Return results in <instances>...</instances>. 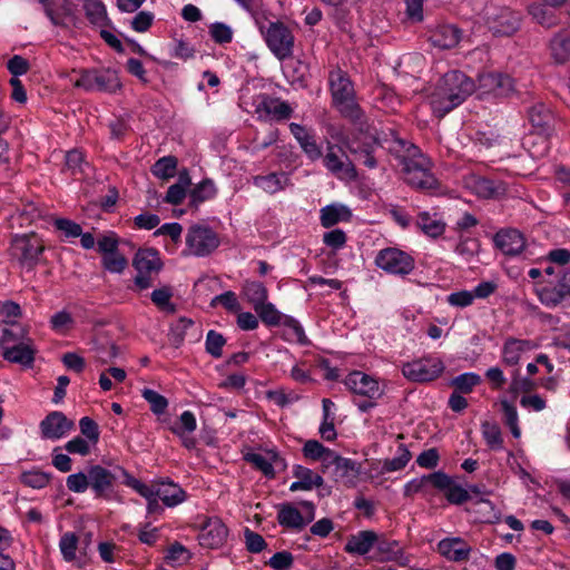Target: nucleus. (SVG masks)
Instances as JSON below:
<instances>
[{"mask_svg":"<svg viewBox=\"0 0 570 570\" xmlns=\"http://www.w3.org/2000/svg\"><path fill=\"white\" fill-rule=\"evenodd\" d=\"M379 540V534L373 530H362L351 534L344 546V551L352 556H365Z\"/></svg>","mask_w":570,"mask_h":570,"instance_id":"obj_23","label":"nucleus"},{"mask_svg":"<svg viewBox=\"0 0 570 570\" xmlns=\"http://www.w3.org/2000/svg\"><path fill=\"white\" fill-rule=\"evenodd\" d=\"M288 180V176L285 173H271L268 175H257L253 177L254 186L268 194L283 190L287 186Z\"/></svg>","mask_w":570,"mask_h":570,"instance_id":"obj_35","label":"nucleus"},{"mask_svg":"<svg viewBox=\"0 0 570 570\" xmlns=\"http://www.w3.org/2000/svg\"><path fill=\"white\" fill-rule=\"evenodd\" d=\"M177 159L173 156H165L158 159L151 167L154 176L161 179H169L175 176Z\"/></svg>","mask_w":570,"mask_h":570,"instance_id":"obj_50","label":"nucleus"},{"mask_svg":"<svg viewBox=\"0 0 570 570\" xmlns=\"http://www.w3.org/2000/svg\"><path fill=\"white\" fill-rule=\"evenodd\" d=\"M550 56L556 63L570 59V28L557 32L549 42Z\"/></svg>","mask_w":570,"mask_h":570,"instance_id":"obj_32","label":"nucleus"},{"mask_svg":"<svg viewBox=\"0 0 570 570\" xmlns=\"http://www.w3.org/2000/svg\"><path fill=\"white\" fill-rule=\"evenodd\" d=\"M259 320L267 326H278L286 315H283L274 304L265 301L262 305L254 308Z\"/></svg>","mask_w":570,"mask_h":570,"instance_id":"obj_47","label":"nucleus"},{"mask_svg":"<svg viewBox=\"0 0 570 570\" xmlns=\"http://www.w3.org/2000/svg\"><path fill=\"white\" fill-rule=\"evenodd\" d=\"M434 488L442 491L451 504L460 505L470 499L469 491L442 471L433 472Z\"/></svg>","mask_w":570,"mask_h":570,"instance_id":"obj_19","label":"nucleus"},{"mask_svg":"<svg viewBox=\"0 0 570 570\" xmlns=\"http://www.w3.org/2000/svg\"><path fill=\"white\" fill-rule=\"evenodd\" d=\"M328 85L332 104L340 114L354 121L360 120L362 110L356 102L355 89L347 72L340 68L330 71Z\"/></svg>","mask_w":570,"mask_h":570,"instance_id":"obj_2","label":"nucleus"},{"mask_svg":"<svg viewBox=\"0 0 570 570\" xmlns=\"http://www.w3.org/2000/svg\"><path fill=\"white\" fill-rule=\"evenodd\" d=\"M165 559L173 566L185 563L190 559V553L181 543L175 542L168 548Z\"/></svg>","mask_w":570,"mask_h":570,"instance_id":"obj_63","label":"nucleus"},{"mask_svg":"<svg viewBox=\"0 0 570 570\" xmlns=\"http://www.w3.org/2000/svg\"><path fill=\"white\" fill-rule=\"evenodd\" d=\"M127 470L115 465L112 469L100 464L89 466L90 489L96 499L111 500L116 494V485L119 480H125Z\"/></svg>","mask_w":570,"mask_h":570,"instance_id":"obj_5","label":"nucleus"},{"mask_svg":"<svg viewBox=\"0 0 570 570\" xmlns=\"http://www.w3.org/2000/svg\"><path fill=\"white\" fill-rule=\"evenodd\" d=\"M171 297L173 289L168 285L154 289L150 295V299L156 307L167 314H174L176 312V305L171 302Z\"/></svg>","mask_w":570,"mask_h":570,"instance_id":"obj_45","label":"nucleus"},{"mask_svg":"<svg viewBox=\"0 0 570 570\" xmlns=\"http://www.w3.org/2000/svg\"><path fill=\"white\" fill-rule=\"evenodd\" d=\"M197 428V422L194 413L191 411H184L178 422L175 423L170 430L177 436H183L184 434L193 433Z\"/></svg>","mask_w":570,"mask_h":570,"instance_id":"obj_53","label":"nucleus"},{"mask_svg":"<svg viewBox=\"0 0 570 570\" xmlns=\"http://www.w3.org/2000/svg\"><path fill=\"white\" fill-rule=\"evenodd\" d=\"M267 47L279 60H285L293 55L294 36L291 29L281 21H271L265 28L259 26Z\"/></svg>","mask_w":570,"mask_h":570,"instance_id":"obj_9","label":"nucleus"},{"mask_svg":"<svg viewBox=\"0 0 570 570\" xmlns=\"http://www.w3.org/2000/svg\"><path fill=\"white\" fill-rule=\"evenodd\" d=\"M67 489L73 493H83L90 489L89 468L87 472L69 474L66 479Z\"/></svg>","mask_w":570,"mask_h":570,"instance_id":"obj_55","label":"nucleus"},{"mask_svg":"<svg viewBox=\"0 0 570 570\" xmlns=\"http://www.w3.org/2000/svg\"><path fill=\"white\" fill-rule=\"evenodd\" d=\"M158 498L168 508L176 507L186 500V492L176 483L163 481L158 484Z\"/></svg>","mask_w":570,"mask_h":570,"instance_id":"obj_37","label":"nucleus"},{"mask_svg":"<svg viewBox=\"0 0 570 570\" xmlns=\"http://www.w3.org/2000/svg\"><path fill=\"white\" fill-rule=\"evenodd\" d=\"M228 537V529L219 518H209L200 528L197 540L205 549L222 548Z\"/></svg>","mask_w":570,"mask_h":570,"instance_id":"obj_16","label":"nucleus"},{"mask_svg":"<svg viewBox=\"0 0 570 570\" xmlns=\"http://www.w3.org/2000/svg\"><path fill=\"white\" fill-rule=\"evenodd\" d=\"M186 245L190 254L204 257L218 247L219 239L212 228L194 225L186 235Z\"/></svg>","mask_w":570,"mask_h":570,"instance_id":"obj_14","label":"nucleus"},{"mask_svg":"<svg viewBox=\"0 0 570 570\" xmlns=\"http://www.w3.org/2000/svg\"><path fill=\"white\" fill-rule=\"evenodd\" d=\"M377 560L383 562H399L403 558V549L399 541L390 540L383 534H379V540L375 543Z\"/></svg>","mask_w":570,"mask_h":570,"instance_id":"obj_34","label":"nucleus"},{"mask_svg":"<svg viewBox=\"0 0 570 570\" xmlns=\"http://www.w3.org/2000/svg\"><path fill=\"white\" fill-rule=\"evenodd\" d=\"M462 31L454 24H442L432 31L430 40L440 49L454 48L461 40Z\"/></svg>","mask_w":570,"mask_h":570,"instance_id":"obj_30","label":"nucleus"},{"mask_svg":"<svg viewBox=\"0 0 570 570\" xmlns=\"http://www.w3.org/2000/svg\"><path fill=\"white\" fill-rule=\"evenodd\" d=\"M43 252V242L35 233L14 235L9 248L10 257L28 272L39 264Z\"/></svg>","mask_w":570,"mask_h":570,"instance_id":"obj_3","label":"nucleus"},{"mask_svg":"<svg viewBox=\"0 0 570 570\" xmlns=\"http://www.w3.org/2000/svg\"><path fill=\"white\" fill-rule=\"evenodd\" d=\"M289 130L308 159L315 161L322 157V149L314 134L296 122L289 124Z\"/></svg>","mask_w":570,"mask_h":570,"instance_id":"obj_25","label":"nucleus"},{"mask_svg":"<svg viewBox=\"0 0 570 570\" xmlns=\"http://www.w3.org/2000/svg\"><path fill=\"white\" fill-rule=\"evenodd\" d=\"M380 146L382 147L383 142L377 137L376 131L374 129L370 130V128L365 130L363 124L358 128V134L346 144L348 151L355 159L371 169L377 166L374 154Z\"/></svg>","mask_w":570,"mask_h":570,"instance_id":"obj_8","label":"nucleus"},{"mask_svg":"<svg viewBox=\"0 0 570 570\" xmlns=\"http://www.w3.org/2000/svg\"><path fill=\"white\" fill-rule=\"evenodd\" d=\"M474 90V81L464 72L451 70L444 73L430 97L433 115L443 118L463 104Z\"/></svg>","mask_w":570,"mask_h":570,"instance_id":"obj_1","label":"nucleus"},{"mask_svg":"<svg viewBox=\"0 0 570 570\" xmlns=\"http://www.w3.org/2000/svg\"><path fill=\"white\" fill-rule=\"evenodd\" d=\"M83 10L86 18L98 28L111 27L106 6L100 0H85Z\"/></svg>","mask_w":570,"mask_h":570,"instance_id":"obj_36","label":"nucleus"},{"mask_svg":"<svg viewBox=\"0 0 570 570\" xmlns=\"http://www.w3.org/2000/svg\"><path fill=\"white\" fill-rule=\"evenodd\" d=\"M537 295L546 307L570 306V271L560 269L537 288Z\"/></svg>","mask_w":570,"mask_h":570,"instance_id":"obj_6","label":"nucleus"},{"mask_svg":"<svg viewBox=\"0 0 570 570\" xmlns=\"http://www.w3.org/2000/svg\"><path fill=\"white\" fill-rule=\"evenodd\" d=\"M293 475L297 481L291 484L289 490L292 492L311 491L313 488H320L324 483L322 475L303 465H294Z\"/></svg>","mask_w":570,"mask_h":570,"instance_id":"obj_31","label":"nucleus"},{"mask_svg":"<svg viewBox=\"0 0 570 570\" xmlns=\"http://www.w3.org/2000/svg\"><path fill=\"white\" fill-rule=\"evenodd\" d=\"M242 295L255 308L267 301L268 291L262 282L246 279L242 286Z\"/></svg>","mask_w":570,"mask_h":570,"instance_id":"obj_39","label":"nucleus"},{"mask_svg":"<svg viewBox=\"0 0 570 570\" xmlns=\"http://www.w3.org/2000/svg\"><path fill=\"white\" fill-rule=\"evenodd\" d=\"M481 430L483 439L491 450L499 451L503 449L501 429L497 423L485 421L481 424Z\"/></svg>","mask_w":570,"mask_h":570,"instance_id":"obj_48","label":"nucleus"},{"mask_svg":"<svg viewBox=\"0 0 570 570\" xmlns=\"http://www.w3.org/2000/svg\"><path fill=\"white\" fill-rule=\"evenodd\" d=\"M124 484L127 487L134 489L138 494L144 497L147 500V503L151 501L155 498H158V484L156 487L154 485H147L139 481L138 479L134 478L131 474L127 472L126 479L122 481Z\"/></svg>","mask_w":570,"mask_h":570,"instance_id":"obj_52","label":"nucleus"},{"mask_svg":"<svg viewBox=\"0 0 570 570\" xmlns=\"http://www.w3.org/2000/svg\"><path fill=\"white\" fill-rule=\"evenodd\" d=\"M375 265L389 274L403 276L414 269V258L399 248L387 247L377 253Z\"/></svg>","mask_w":570,"mask_h":570,"instance_id":"obj_12","label":"nucleus"},{"mask_svg":"<svg viewBox=\"0 0 570 570\" xmlns=\"http://www.w3.org/2000/svg\"><path fill=\"white\" fill-rule=\"evenodd\" d=\"M21 482L32 489H42L50 482V475L42 471H28L21 474Z\"/></svg>","mask_w":570,"mask_h":570,"instance_id":"obj_59","label":"nucleus"},{"mask_svg":"<svg viewBox=\"0 0 570 570\" xmlns=\"http://www.w3.org/2000/svg\"><path fill=\"white\" fill-rule=\"evenodd\" d=\"M79 429L81 434L85 435L92 445L98 443L100 436L99 426L89 416L81 417Z\"/></svg>","mask_w":570,"mask_h":570,"instance_id":"obj_64","label":"nucleus"},{"mask_svg":"<svg viewBox=\"0 0 570 570\" xmlns=\"http://www.w3.org/2000/svg\"><path fill=\"white\" fill-rule=\"evenodd\" d=\"M303 505L309 510V515L307 518H304L298 509L291 504H285L278 510V523L286 528L302 530L314 519V504L309 501H304Z\"/></svg>","mask_w":570,"mask_h":570,"instance_id":"obj_21","label":"nucleus"},{"mask_svg":"<svg viewBox=\"0 0 570 570\" xmlns=\"http://www.w3.org/2000/svg\"><path fill=\"white\" fill-rule=\"evenodd\" d=\"M344 384L352 393L365 399H381L384 395V386L375 377L361 371L351 372Z\"/></svg>","mask_w":570,"mask_h":570,"instance_id":"obj_15","label":"nucleus"},{"mask_svg":"<svg viewBox=\"0 0 570 570\" xmlns=\"http://www.w3.org/2000/svg\"><path fill=\"white\" fill-rule=\"evenodd\" d=\"M77 72L79 77L75 80L73 86L86 91H100L115 94L121 88L118 72L111 68L100 69H80Z\"/></svg>","mask_w":570,"mask_h":570,"instance_id":"obj_4","label":"nucleus"},{"mask_svg":"<svg viewBox=\"0 0 570 570\" xmlns=\"http://www.w3.org/2000/svg\"><path fill=\"white\" fill-rule=\"evenodd\" d=\"M472 188L474 193L482 198H494L505 191V188L501 181L492 180L485 177H479L474 179Z\"/></svg>","mask_w":570,"mask_h":570,"instance_id":"obj_41","label":"nucleus"},{"mask_svg":"<svg viewBox=\"0 0 570 570\" xmlns=\"http://www.w3.org/2000/svg\"><path fill=\"white\" fill-rule=\"evenodd\" d=\"M494 244L504 255L515 256L523 250L525 239L518 229L510 228L498 232Z\"/></svg>","mask_w":570,"mask_h":570,"instance_id":"obj_24","label":"nucleus"},{"mask_svg":"<svg viewBox=\"0 0 570 570\" xmlns=\"http://www.w3.org/2000/svg\"><path fill=\"white\" fill-rule=\"evenodd\" d=\"M416 225L425 235L433 238L441 236L445 230V224L428 212H421L417 215Z\"/></svg>","mask_w":570,"mask_h":570,"instance_id":"obj_42","label":"nucleus"},{"mask_svg":"<svg viewBox=\"0 0 570 570\" xmlns=\"http://www.w3.org/2000/svg\"><path fill=\"white\" fill-rule=\"evenodd\" d=\"M28 337V331L21 324L12 322L1 328L0 342L3 347L9 346V344L20 343Z\"/></svg>","mask_w":570,"mask_h":570,"instance_id":"obj_46","label":"nucleus"},{"mask_svg":"<svg viewBox=\"0 0 570 570\" xmlns=\"http://www.w3.org/2000/svg\"><path fill=\"white\" fill-rule=\"evenodd\" d=\"M36 353L37 348L35 343L32 338L28 337L11 346H3L1 355L10 363H16L30 368L33 366Z\"/></svg>","mask_w":570,"mask_h":570,"instance_id":"obj_18","label":"nucleus"},{"mask_svg":"<svg viewBox=\"0 0 570 570\" xmlns=\"http://www.w3.org/2000/svg\"><path fill=\"white\" fill-rule=\"evenodd\" d=\"M351 218V209L343 204H330L320 212L321 225L325 228H331L341 222H350Z\"/></svg>","mask_w":570,"mask_h":570,"instance_id":"obj_33","label":"nucleus"},{"mask_svg":"<svg viewBox=\"0 0 570 570\" xmlns=\"http://www.w3.org/2000/svg\"><path fill=\"white\" fill-rule=\"evenodd\" d=\"M528 12L538 23L550 28L557 24V16L553 9L544 3H532L528 7Z\"/></svg>","mask_w":570,"mask_h":570,"instance_id":"obj_44","label":"nucleus"},{"mask_svg":"<svg viewBox=\"0 0 570 570\" xmlns=\"http://www.w3.org/2000/svg\"><path fill=\"white\" fill-rule=\"evenodd\" d=\"M217 304H222L230 313H238L242 309L236 294L232 291L215 296L210 305L216 306Z\"/></svg>","mask_w":570,"mask_h":570,"instance_id":"obj_61","label":"nucleus"},{"mask_svg":"<svg viewBox=\"0 0 570 570\" xmlns=\"http://www.w3.org/2000/svg\"><path fill=\"white\" fill-rule=\"evenodd\" d=\"M216 194L214 181L209 178L203 179L189 191L190 205L197 208L199 204L213 199Z\"/></svg>","mask_w":570,"mask_h":570,"instance_id":"obj_40","label":"nucleus"},{"mask_svg":"<svg viewBox=\"0 0 570 570\" xmlns=\"http://www.w3.org/2000/svg\"><path fill=\"white\" fill-rule=\"evenodd\" d=\"M481 376L473 372H466L455 376L451 384L460 393L466 394L472 392L473 387L481 383Z\"/></svg>","mask_w":570,"mask_h":570,"instance_id":"obj_51","label":"nucleus"},{"mask_svg":"<svg viewBox=\"0 0 570 570\" xmlns=\"http://www.w3.org/2000/svg\"><path fill=\"white\" fill-rule=\"evenodd\" d=\"M537 383L530 377H524L518 371L513 373L509 392L517 397L520 393H530L535 390Z\"/></svg>","mask_w":570,"mask_h":570,"instance_id":"obj_56","label":"nucleus"},{"mask_svg":"<svg viewBox=\"0 0 570 570\" xmlns=\"http://www.w3.org/2000/svg\"><path fill=\"white\" fill-rule=\"evenodd\" d=\"M529 120L539 135L546 138L551 136L554 118L544 104H535L529 109Z\"/></svg>","mask_w":570,"mask_h":570,"instance_id":"obj_27","label":"nucleus"},{"mask_svg":"<svg viewBox=\"0 0 570 570\" xmlns=\"http://www.w3.org/2000/svg\"><path fill=\"white\" fill-rule=\"evenodd\" d=\"M132 266L137 273H158L163 268L159 252L155 248H140L134 256Z\"/></svg>","mask_w":570,"mask_h":570,"instance_id":"obj_29","label":"nucleus"},{"mask_svg":"<svg viewBox=\"0 0 570 570\" xmlns=\"http://www.w3.org/2000/svg\"><path fill=\"white\" fill-rule=\"evenodd\" d=\"M61 1L62 0H40L46 16L55 26H65V14L62 10L58 8Z\"/></svg>","mask_w":570,"mask_h":570,"instance_id":"obj_60","label":"nucleus"},{"mask_svg":"<svg viewBox=\"0 0 570 570\" xmlns=\"http://www.w3.org/2000/svg\"><path fill=\"white\" fill-rule=\"evenodd\" d=\"M472 548L460 537L442 539L438 543V552L452 562L469 560Z\"/></svg>","mask_w":570,"mask_h":570,"instance_id":"obj_22","label":"nucleus"},{"mask_svg":"<svg viewBox=\"0 0 570 570\" xmlns=\"http://www.w3.org/2000/svg\"><path fill=\"white\" fill-rule=\"evenodd\" d=\"M226 340L224 336L213 330L207 333L206 336V351L213 357H220L223 354V346L225 345Z\"/></svg>","mask_w":570,"mask_h":570,"instance_id":"obj_62","label":"nucleus"},{"mask_svg":"<svg viewBox=\"0 0 570 570\" xmlns=\"http://www.w3.org/2000/svg\"><path fill=\"white\" fill-rule=\"evenodd\" d=\"M404 181L417 190H434L439 187V180L432 173L431 160L419 154L414 159L404 163L401 167Z\"/></svg>","mask_w":570,"mask_h":570,"instance_id":"obj_7","label":"nucleus"},{"mask_svg":"<svg viewBox=\"0 0 570 570\" xmlns=\"http://www.w3.org/2000/svg\"><path fill=\"white\" fill-rule=\"evenodd\" d=\"M401 371L409 381L423 383L439 377L444 371V364L438 357L425 356L403 363Z\"/></svg>","mask_w":570,"mask_h":570,"instance_id":"obj_11","label":"nucleus"},{"mask_svg":"<svg viewBox=\"0 0 570 570\" xmlns=\"http://www.w3.org/2000/svg\"><path fill=\"white\" fill-rule=\"evenodd\" d=\"M484 17L489 29L495 36H511L520 27L521 14L508 7L487 6Z\"/></svg>","mask_w":570,"mask_h":570,"instance_id":"obj_10","label":"nucleus"},{"mask_svg":"<svg viewBox=\"0 0 570 570\" xmlns=\"http://www.w3.org/2000/svg\"><path fill=\"white\" fill-rule=\"evenodd\" d=\"M479 83L483 92L495 96L508 95L513 89V81L510 76L495 72L481 75Z\"/></svg>","mask_w":570,"mask_h":570,"instance_id":"obj_28","label":"nucleus"},{"mask_svg":"<svg viewBox=\"0 0 570 570\" xmlns=\"http://www.w3.org/2000/svg\"><path fill=\"white\" fill-rule=\"evenodd\" d=\"M325 168L338 179L354 180L357 178V171L353 163L345 156L342 159L335 151V146L330 145L327 153L323 158Z\"/></svg>","mask_w":570,"mask_h":570,"instance_id":"obj_20","label":"nucleus"},{"mask_svg":"<svg viewBox=\"0 0 570 570\" xmlns=\"http://www.w3.org/2000/svg\"><path fill=\"white\" fill-rule=\"evenodd\" d=\"M282 325L284 326V337L286 341L296 342L301 345H307L309 343L303 326L294 317L285 316Z\"/></svg>","mask_w":570,"mask_h":570,"instance_id":"obj_43","label":"nucleus"},{"mask_svg":"<svg viewBox=\"0 0 570 570\" xmlns=\"http://www.w3.org/2000/svg\"><path fill=\"white\" fill-rule=\"evenodd\" d=\"M382 142V147L399 160L401 167L404 163L414 159V157L422 153L414 144L396 136H393L391 139H384Z\"/></svg>","mask_w":570,"mask_h":570,"instance_id":"obj_26","label":"nucleus"},{"mask_svg":"<svg viewBox=\"0 0 570 570\" xmlns=\"http://www.w3.org/2000/svg\"><path fill=\"white\" fill-rule=\"evenodd\" d=\"M43 440H60L75 429L73 421L69 420L62 412H50L39 424Z\"/></svg>","mask_w":570,"mask_h":570,"instance_id":"obj_17","label":"nucleus"},{"mask_svg":"<svg viewBox=\"0 0 570 570\" xmlns=\"http://www.w3.org/2000/svg\"><path fill=\"white\" fill-rule=\"evenodd\" d=\"M254 112L258 120H286L293 114L292 107L288 102L278 98L271 97L266 94H259L253 98Z\"/></svg>","mask_w":570,"mask_h":570,"instance_id":"obj_13","label":"nucleus"},{"mask_svg":"<svg viewBox=\"0 0 570 570\" xmlns=\"http://www.w3.org/2000/svg\"><path fill=\"white\" fill-rule=\"evenodd\" d=\"M502 412L504 414V422L509 426L512 435L514 438H519L521 434L519 424H518V412L513 404L508 402L507 400L501 401Z\"/></svg>","mask_w":570,"mask_h":570,"instance_id":"obj_58","label":"nucleus"},{"mask_svg":"<svg viewBox=\"0 0 570 570\" xmlns=\"http://www.w3.org/2000/svg\"><path fill=\"white\" fill-rule=\"evenodd\" d=\"M79 538L75 532H65L59 540V550L66 562H72L77 559Z\"/></svg>","mask_w":570,"mask_h":570,"instance_id":"obj_49","label":"nucleus"},{"mask_svg":"<svg viewBox=\"0 0 570 570\" xmlns=\"http://www.w3.org/2000/svg\"><path fill=\"white\" fill-rule=\"evenodd\" d=\"M411 452L404 444H401L397 449V455L393 459L385 460L383 463V470L385 472H394L402 470L411 460Z\"/></svg>","mask_w":570,"mask_h":570,"instance_id":"obj_57","label":"nucleus"},{"mask_svg":"<svg viewBox=\"0 0 570 570\" xmlns=\"http://www.w3.org/2000/svg\"><path fill=\"white\" fill-rule=\"evenodd\" d=\"M141 395L149 403L150 411L154 414L160 415L166 412L168 407V401L164 395L151 389H144L141 391Z\"/></svg>","mask_w":570,"mask_h":570,"instance_id":"obj_54","label":"nucleus"},{"mask_svg":"<svg viewBox=\"0 0 570 570\" xmlns=\"http://www.w3.org/2000/svg\"><path fill=\"white\" fill-rule=\"evenodd\" d=\"M531 347V341L510 337L503 345L502 360L508 365H515L519 363L521 353Z\"/></svg>","mask_w":570,"mask_h":570,"instance_id":"obj_38","label":"nucleus"}]
</instances>
